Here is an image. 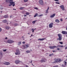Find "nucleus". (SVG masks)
Segmentation results:
<instances>
[{"mask_svg":"<svg viewBox=\"0 0 67 67\" xmlns=\"http://www.w3.org/2000/svg\"><path fill=\"white\" fill-rule=\"evenodd\" d=\"M10 65V63L9 62H7L6 65Z\"/></svg>","mask_w":67,"mask_h":67,"instance_id":"412c9836","label":"nucleus"},{"mask_svg":"<svg viewBox=\"0 0 67 67\" xmlns=\"http://www.w3.org/2000/svg\"><path fill=\"white\" fill-rule=\"evenodd\" d=\"M28 1V0H24V1L25 2H27V1Z\"/></svg>","mask_w":67,"mask_h":67,"instance_id":"e433bc0d","label":"nucleus"},{"mask_svg":"<svg viewBox=\"0 0 67 67\" xmlns=\"http://www.w3.org/2000/svg\"><path fill=\"white\" fill-rule=\"evenodd\" d=\"M32 30H33L32 31V32H34V30L33 29H32Z\"/></svg>","mask_w":67,"mask_h":67,"instance_id":"a19ab883","label":"nucleus"},{"mask_svg":"<svg viewBox=\"0 0 67 67\" xmlns=\"http://www.w3.org/2000/svg\"><path fill=\"white\" fill-rule=\"evenodd\" d=\"M26 67H29V66H27V65H26Z\"/></svg>","mask_w":67,"mask_h":67,"instance_id":"4d7b16f0","label":"nucleus"},{"mask_svg":"<svg viewBox=\"0 0 67 67\" xmlns=\"http://www.w3.org/2000/svg\"><path fill=\"white\" fill-rule=\"evenodd\" d=\"M55 14H53V15H51V16L50 17L51 18H53V17H54L55 16Z\"/></svg>","mask_w":67,"mask_h":67,"instance_id":"ddd939ff","label":"nucleus"},{"mask_svg":"<svg viewBox=\"0 0 67 67\" xmlns=\"http://www.w3.org/2000/svg\"><path fill=\"white\" fill-rule=\"evenodd\" d=\"M53 55H53V54H50L49 55V56H53Z\"/></svg>","mask_w":67,"mask_h":67,"instance_id":"c9c22d12","label":"nucleus"},{"mask_svg":"<svg viewBox=\"0 0 67 67\" xmlns=\"http://www.w3.org/2000/svg\"><path fill=\"white\" fill-rule=\"evenodd\" d=\"M7 43H14V41L13 40H8L7 41Z\"/></svg>","mask_w":67,"mask_h":67,"instance_id":"39448f33","label":"nucleus"},{"mask_svg":"<svg viewBox=\"0 0 67 67\" xmlns=\"http://www.w3.org/2000/svg\"><path fill=\"white\" fill-rule=\"evenodd\" d=\"M65 48V49H67V47H66Z\"/></svg>","mask_w":67,"mask_h":67,"instance_id":"864d4df0","label":"nucleus"},{"mask_svg":"<svg viewBox=\"0 0 67 67\" xmlns=\"http://www.w3.org/2000/svg\"><path fill=\"white\" fill-rule=\"evenodd\" d=\"M54 1H59L58 0H54Z\"/></svg>","mask_w":67,"mask_h":67,"instance_id":"c03bdc74","label":"nucleus"},{"mask_svg":"<svg viewBox=\"0 0 67 67\" xmlns=\"http://www.w3.org/2000/svg\"><path fill=\"white\" fill-rule=\"evenodd\" d=\"M10 18H12V16H10Z\"/></svg>","mask_w":67,"mask_h":67,"instance_id":"e2e57ef3","label":"nucleus"},{"mask_svg":"<svg viewBox=\"0 0 67 67\" xmlns=\"http://www.w3.org/2000/svg\"><path fill=\"white\" fill-rule=\"evenodd\" d=\"M8 39V38H7V37H6L5 38V39Z\"/></svg>","mask_w":67,"mask_h":67,"instance_id":"6e6d98bb","label":"nucleus"},{"mask_svg":"<svg viewBox=\"0 0 67 67\" xmlns=\"http://www.w3.org/2000/svg\"><path fill=\"white\" fill-rule=\"evenodd\" d=\"M42 51H43V52H44V50H42Z\"/></svg>","mask_w":67,"mask_h":67,"instance_id":"052dcab7","label":"nucleus"},{"mask_svg":"<svg viewBox=\"0 0 67 67\" xmlns=\"http://www.w3.org/2000/svg\"><path fill=\"white\" fill-rule=\"evenodd\" d=\"M48 10H49V7H48V9H47V10L46 11V13H48Z\"/></svg>","mask_w":67,"mask_h":67,"instance_id":"aec40b11","label":"nucleus"},{"mask_svg":"<svg viewBox=\"0 0 67 67\" xmlns=\"http://www.w3.org/2000/svg\"><path fill=\"white\" fill-rule=\"evenodd\" d=\"M36 21H37L36 20L33 21H32V23L33 24H35V22H36Z\"/></svg>","mask_w":67,"mask_h":67,"instance_id":"6ab92c4d","label":"nucleus"},{"mask_svg":"<svg viewBox=\"0 0 67 67\" xmlns=\"http://www.w3.org/2000/svg\"><path fill=\"white\" fill-rule=\"evenodd\" d=\"M56 47H58L55 46H53V49H54V48H56Z\"/></svg>","mask_w":67,"mask_h":67,"instance_id":"7c9ffc66","label":"nucleus"},{"mask_svg":"<svg viewBox=\"0 0 67 67\" xmlns=\"http://www.w3.org/2000/svg\"><path fill=\"white\" fill-rule=\"evenodd\" d=\"M53 23H50L49 25V26L50 28H52L53 27Z\"/></svg>","mask_w":67,"mask_h":67,"instance_id":"6e6552de","label":"nucleus"},{"mask_svg":"<svg viewBox=\"0 0 67 67\" xmlns=\"http://www.w3.org/2000/svg\"><path fill=\"white\" fill-rule=\"evenodd\" d=\"M66 37H67V35H66Z\"/></svg>","mask_w":67,"mask_h":67,"instance_id":"338daca9","label":"nucleus"},{"mask_svg":"<svg viewBox=\"0 0 67 67\" xmlns=\"http://www.w3.org/2000/svg\"><path fill=\"white\" fill-rule=\"evenodd\" d=\"M24 7H21V8H20V10H23V9H24Z\"/></svg>","mask_w":67,"mask_h":67,"instance_id":"4be33fe9","label":"nucleus"},{"mask_svg":"<svg viewBox=\"0 0 67 67\" xmlns=\"http://www.w3.org/2000/svg\"><path fill=\"white\" fill-rule=\"evenodd\" d=\"M38 15V14H37V13H36L35 15L34 16V17L35 18V17H36Z\"/></svg>","mask_w":67,"mask_h":67,"instance_id":"c756f323","label":"nucleus"},{"mask_svg":"<svg viewBox=\"0 0 67 67\" xmlns=\"http://www.w3.org/2000/svg\"><path fill=\"white\" fill-rule=\"evenodd\" d=\"M25 42H23V44H25Z\"/></svg>","mask_w":67,"mask_h":67,"instance_id":"a18cd8bd","label":"nucleus"},{"mask_svg":"<svg viewBox=\"0 0 67 67\" xmlns=\"http://www.w3.org/2000/svg\"><path fill=\"white\" fill-rule=\"evenodd\" d=\"M2 31V29H1V28L0 27V32H1Z\"/></svg>","mask_w":67,"mask_h":67,"instance_id":"ea45409f","label":"nucleus"},{"mask_svg":"<svg viewBox=\"0 0 67 67\" xmlns=\"http://www.w3.org/2000/svg\"><path fill=\"white\" fill-rule=\"evenodd\" d=\"M46 39V38H40L39 39H38V40H39V41H43L44 40H45Z\"/></svg>","mask_w":67,"mask_h":67,"instance_id":"f8f14e48","label":"nucleus"},{"mask_svg":"<svg viewBox=\"0 0 67 67\" xmlns=\"http://www.w3.org/2000/svg\"><path fill=\"white\" fill-rule=\"evenodd\" d=\"M32 63V61L31 60V63Z\"/></svg>","mask_w":67,"mask_h":67,"instance_id":"13d9d810","label":"nucleus"},{"mask_svg":"<svg viewBox=\"0 0 67 67\" xmlns=\"http://www.w3.org/2000/svg\"><path fill=\"white\" fill-rule=\"evenodd\" d=\"M58 36L59 37V38H57V40H59V41H61L62 39V35L60 34H58Z\"/></svg>","mask_w":67,"mask_h":67,"instance_id":"f03ea898","label":"nucleus"},{"mask_svg":"<svg viewBox=\"0 0 67 67\" xmlns=\"http://www.w3.org/2000/svg\"><path fill=\"white\" fill-rule=\"evenodd\" d=\"M43 16V14H41L38 15L39 17H40V16Z\"/></svg>","mask_w":67,"mask_h":67,"instance_id":"2f4dec72","label":"nucleus"},{"mask_svg":"<svg viewBox=\"0 0 67 67\" xmlns=\"http://www.w3.org/2000/svg\"><path fill=\"white\" fill-rule=\"evenodd\" d=\"M62 61V60L61 59H54V63H58V62H61Z\"/></svg>","mask_w":67,"mask_h":67,"instance_id":"f257e3e1","label":"nucleus"},{"mask_svg":"<svg viewBox=\"0 0 67 67\" xmlns=\"http://www.w3.org/2000/svg\"><path fill=\"white\" fill-rule=\"evenodd\" d=\"M20 63H21V62L19 60H16L15 61V63L16 64H18Z\"/></svg>","mask_w":67,"mask_h":67,"instance_id":"1a4fd4ad","label":"nucleus"},{"mask_svg":"<svg viewBox=\"0 0 67 67\" xmlns=\"http://www.w3.org/2000/svg\"><path fill=\"white\" fill-rule=\"evenodd\" d=\"M0 54L1 55H2V53H1Z\"/></svg>","mask_w":67,"mask_h":67,"instance_id":"3c124183","label":"nucleus"},{"mask_svg":"<svg viewBox=\"0 0 67 67\" xmlns=\"http://www.w3.org/2000/svg\"><path fill=\"white\" fill-rule=\"evenodd\" d=\"M59 43H60V44H63V42H59Z\"/></svg>","mask_w":67,"mask_h":67,"instance_id":"f704fd0d","label":"nucleus"},{"mask_svg":"<svg viewBox=\"0 0 67 67\" xmlns=\"http://www.w3.org/2000/svg\"><path fill=\"white\" fill-rule=\"evenodd\" d=\"M39 3L41 5H43L44 4V3L43 2V1L42 0H40L39 1Z\"/></svg>","mask_w":67,"mask_h":67,"instance_id":"423d86ee","label":"nucleus"},{"mask_svg":"<svg viewBox=\"0 0 67 67\" xmlns=\"http://www.w3.org/2000/svg\"><path fill=\"white\" fill-rule=\"evenodd\" d=\"M5 29H7V30H9L10 29V27H9L8 26H6L5 27Z\"/></svg>","mask_w":67,"mask_h":67,"instance_id":"a211bd4d","label":"nucleus"},{"mask_svg":"<svg viewBox=\"0 0 67 67\" xmlns=\"http://www.w3.org/2000/svg\"><path fill=\"white\" fill-rule=\"evenodd\" d=\"M15 10H16V9H15Z\"/></svg>","mask_w":67,"mask_h":67,"instance_id":"0e129e2a","label":"nucleus"},{"mask_svg":"<svg viewBox=\"0 0 67 67\" xmlns=\"http://www.w3.org/2000/svg\"><path fill=\"white\" fill-rule=\"evenodd\" d=\"M3 64H4V65H6V64H7V62H4Z\"/></svg>","mask_w":67,"mask_h":67,"instance_id":"473e14b6","label":"nucleus"},{"mask_svg":"<svg viewBox=\"0 0 67 67\" xmlns=\"http://www.w3.org/2000/svg\"><path fill=\"white\" fill-rule=\"evenodd\" d=\"M58 65H57L55 66H53V67H58Z\"/></svg>","mask_w":67,"mask_h":67,"instance_id":"de8ad7c7","label":"nucleus"},{"mask_svg":"<svg viewBox=\"0 0 67 67\" xmlns=\"http://www.w3.org/2000/svg\"><path fill=\"white\" fill-rule=\"evenodd\" d=\"M24 16H25V17L26 16V15H24Z\"/></svg>","mask_w":67,"mask_h":67,"instance_id":"8fccbe9b","label":"nucleus"},{"mask_svg":"<svg viewBox=\"0 0 67 67\" xmlns=\"http://www.w3.org/2000/svg\"><path fill=\"white\" fill-rule=\"evenodd\" d=\"M57 50H58V51H59V48H57Z\"/></svg>","mask_w":67,"mask_h":67,"instance_id":"49530a36","label":"nucleus"},{"mask_svg":"<svg viewBox=\"0 0 67 67\" xmlns=\"http://www.w3.org/2000/svg\"><path fill=\"white\" fill-rule=\"evenodd\" d=\"M13 0H6V2H13Z\"/></svg>","mask_w":67,"mask_h":67,"instance_id":"9d476101","label":"nucleus"},{"mask_svg":"<svg viewBox=\"0 0 67 67\" xmlns=\"http://www.w3.org/2000/svg\"><path fill=\"white\" fill-rule=\"evenodd\" d=\"M6 51H7V49L4 50H3V51L4 52H6Z\"/></svg>","mask_w":67,"mask_h":67,"instance_id":"79ce46f5","label":"nucleus"},{"mask_svg":"<svg viewBox=\"0 0 67 67\" xmlns=\"http://www.w3.org/2000/svg\"><path fill=\"white\" fill-rule=\"evenodd\" d=\"M49 48H50V49H53V46H49Z\"/></svg>","mask_w":67,"mask_h":67,"instance_id":"393cba45","label":"nucleus"},{"mask_svg":"<svg viewBox=\"0 0 67 67\" xmlns=\"http://www.w3.org/2000/svg\"><path fill=\"white\" fill-rule=\"evenodd\" d=\"M62 33L63 34H67V32L64 31H62Z\"/></svg>","mask_w":67,"mask_h":67,"instance_id":"9b49d317","label":"nucleus"},{"mask_svg":"<svg viewBox=\"0 0 67 67\" xmlns=\"http://www.w3.org/2000/svg\"><path fill=\"white\" fill-rule=\"evenodd\" d=\"M32 35H33L32 34V35H31V36H32Z\"/></svg>","mask_w":67,"mask_h":67,"instance_id":"680f3d73","label":"nucleus"},{"mask_svg":"<svg viewBox=\"0 0 67 67\" xmlns=\"http://www.w3.org/2000/svg\"><path fill=\"white\" fill-rule=\"evenodd\" d=\"M35 9H36V10H38V8L37 7H35L34 8Z\"/></svg>","mask_w":67,"mask_h":67,"instance_id":"4c0bfd02","label":"nucleus"},{"mask_svg":"<svg viewBox=\"0 0 67 67\" xmlns=\"http://www.w3.org/2000/svg\"><path fill=\"white\" fill-rule=\"evenodd\" d=\"M18 45H20V44H21V42H19L18 43Z\"/></svg>","mask_w":67,"mask_h":67,"instance_id":"72a5a7b5","label":"nucleus"},{"mask_svg":"<svg viewBox=\"0 0 67 67\" xmlns=\"http://www.w3.org/2000/svg\"><path fill=\"white\" fill-rule=\"evenodd\" d=\"M22 47H23V48H24V49L26 48L25 47V46L24 45H23Z\"/></svg>","mask_w":67,"mask_h":67,"instance_id":"dca6fc26","label":"nucleus"},{"mask_svg":"<svg viewBox=\"0 0 67 67\" xmlns=\"http://www.w3.org/2000/svg\"><path fill=\"white\" fill-rule=\"evenodd\" d=\"M61 21L62 22V21H63V19H61Z\"/></svg>","mask_w":67,"mask_h":67,"instance_id":"09e8293b","label":"nucleus"},{"mask_svg":"<svg viewBox=\"0 0 67 67\" xmlns=\"http://www.w3.org/2000/svg\"><path fill=\"white\" fill-rule=\"evenodd\" d=\"M16 52H16L15 53V54L16 55H20V51H19V49H17L16 50Z\"/></svg>","mask_w":67,"mask_h":67,"instance_id":"20e7f679","label":"nucleus"},{"mask_svg":"<svg viewBox=\"0 0 67 67\" xmlns=\"http://www.w3.org/2000/svg\"><path fill=\"white\" fill-rule=\"evenodd\" d=\"M58 2H55V3H56V4H58Z\"/></svg>","mask_w":67,"mask_h":67,"instance_id":"603ef678","label":"nucleus"},{"mask_svg":"<svg viewBox=\"0 0 67 67\" xmlns=\"http://www.w3.org/2000/svg\"><path fill=\"white\" fill-rule=\"evenodd\" d=\"M55 21L57 23H59V20L58 19H56L55 20Z\"/></svg>","mask_w":67,"mask_h":67,"instance_id":"2eb2a0df","label":"nucleus"},{"mask_svg":"<svg viewBox=\"0 0 67 67\" xmlns=\"http://www.w3.org/2000/svg\"><path fill=\"white\" fill-rule=\"evenodd\" d=\"M7 22V21L6 20H4L3 21V23H6Z\"/></svg>","mask_w":67,"mask_h":67,"instance_id":"a878e982","label":"nucleus"},{"mask_svg":"<svg viewBox=\"0 0 67 67\" xmlns=\"http://www.w3.org/2000/svg\"><path fill=\"white\" fill-rule=\"evenodd\" d=\"M60 7L63 11L65 10V8H64V5H62L60 6Z\"/></svg>","mask_w":67,"mask_h":67,"instance_id":"0eeeda50","label":"nucleus"},{"mask_svg":"<svg viewBox=\"0 0 67 67\" xmlns=\"http://www.w3.org/2000/svg\"><path fill=\"white\" fill-rule=\"evenodd\" d=\"M9 3L11 4H10L9 5V7H10V6H11L12 5H13V7H14L15 6V2H11Z\"/></svg>","mask_w":67,"mask_h":67,"instance_id":"7ed1b4c3","label":"nucleus"},{"mask_svg":"<svg viewBox=\"0 0 67 67\" xmlns=\"http://www.w3.org/2000/svg\"><path fill=\"white\" fill-rule=\"evenodd\" d=\"M46 59H44V60H41V63H43V62H45V61H46Z\"/></svg>","mask_w":67,"mask_h":67,"instance_id":"4468645a","label":"nucleus"},{"mask_svg":"<svg viewBox=\"0 0 67 67\" xmlns=\"http://www.w3.org/2000/svg\"><path fill=\"white\" fill-rule=\"evenodd\" d=\"M26 14L27 15H29L30 14V13L27 12L26 13Z\"/></svg>","mask_w":67,"mask_h":67,"instance_id":"b1692460","label":"nucleus"},{"mask_svg":"<svg viewBox=\"0 0 67 67\" xmlns=\"http://www.w3.org/2000/svg\"><path fill=\"white\" fill-rule=\"evenodd\" d=\"M53 52H55V51H52Z\"/></svg>","mask_w":67,"mask_h":67,"instance_id":"5fc2aeb1","label":"nucleus"},{"mask_svg":"<svg viewBox=\"0 0 67 67\" xmlns=\"http://www.w3.org/2000/svg\"><path fill=\"white\" fill-rule=\"evenodd\" d=\"M66 57H67V56H66Z\"/></svg>","mask_w":67,"mask_h":67,"instance_id":"774afa93","label":"nucleus"},{"mask_svg":"<svg viewBox=\"0 0 67 67\" xmlns=\"http://www.w3.org/2000/svg\"><path fill=\"white\" fill-rule=\"evenodd\" d=\"M65 65H66V64H67V62H65Z\"/></svg>","mask_w":67,"mask_h":67,"instance_id":"58836bf2","label":"nucleus"},{"mask_svg":"<svg viewBox=\"0 0 67 67\" xmlns=\"http://www.w3.org/2000/svg\"><path fill=\"white\" fill-rule=\"evenodd\" d=\"M62 67H65V66H64V65L63 64L62 65Z\"/></svg>","mask_w":67,"mask_h":67,"instance_id":"37998d69","label":"nucleus"},{"mask_svg":"<svg viewBox=\"0 0 67 67\" xmlns=\"http://www.w3.org/2000/svg\"><path fill=\"white\" fill-rule=\"evenodd\" d=\"M58 47H63V46L62 45H59L58 46Z\"/></svg>","mask_w":67,"mask_h":67,"instance_id":"bb28decb","label":"nucleus"},{"mask_svg":"<svg viewBox=\"0 0 67 67\" xmlns=\"http://www.w3.org/2000/svg\"><path fill=\"white\" fill-rule=\"evenodd\" d=\"M3 9L2 6L1 5H0V10H2Z\"/></svg>","mask_w":67,"mask_h":67,"instance_id":"5701e85b","label":"nucleus"},{"mask_svg":"<svg viewBox=\"0 0 67 67\" xmlns=\"http://www.w3.org/2000/svg\"><path fill=\"white\" fill-rule=\"evenodd\" d=\"M26 53H30V51H26Z\"/></svg>","mask_w":67,"mask_h":67,"instance_id":"cd10ccee","label":"nucleus"},{"mask_svg":"<svg viewBox=\"0 0 67 67\" xmlns=\"http://www.w3.org/2000/svg\"><path fill=\"white\" fill-rule=\"evenodd\" d=\"M4 18H7L8 17V16L7 15H5L3 16Z\"/></svg>","mask_w":67,"mask_h":67,"instance_id":"f3484780","label":"nucleus"},{"mask_svg":"<svg viewBox=\"0 0 67 67\" xmlns=\"http://www.w3.org/2000/svg\"><path fill=\"white\" fill-rule=\"evenodd\" d=\"M26 46L27 47H29V45L28 44H26Z\"/></svg>","mask_w":67,"mask_h":67,"instance_id":"c85d7f7f","label":"nucleus"},{"mask_svg":"<svg viewBox=\"0 0 67 67\" xmlns=\"http://www.w3.org/2000/svg\"><path fill=\"white\" fill-rule=\"evenodd\" d=\"M60 3L59 2H58V4H60Z\"/></svg>","mask_w":67,"mask_h":67,"instance_id":"bf43d9fd","label":"nucleus"},{"mask_svg":"<svg viewBox=\"0 0 67 67\" xmlns=\"http://www.w3.org/2000/svg\"><path fill=\"white\" fill-rule=\"evenodd\" d=\"M13 10H14V9H13Z\"/></svg>","mask_w":67,"mask_h":67,"instance_id":"69168bd1","label":"nucleus"}]
</instances>
